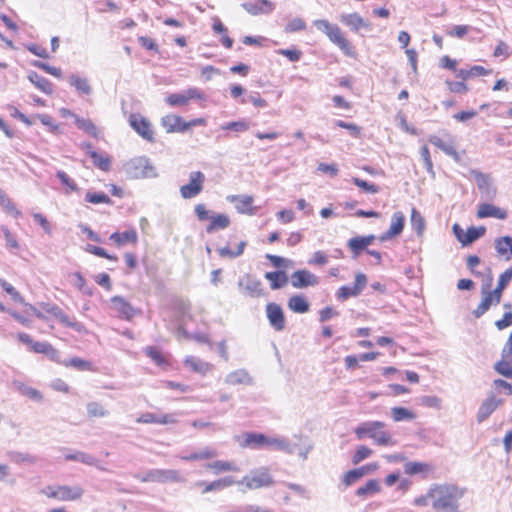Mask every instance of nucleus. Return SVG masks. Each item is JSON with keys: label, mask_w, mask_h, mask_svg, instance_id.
Here are the masks:
<instances>
[{"label": "nucleus", "mask_w": 512, "mask_h": 512, "mask_svg": "<svg viewBox=\"0 0 512 512\" xmlns=\"http://www.w3.org/2000/svg\"><path fill=\"white\" fill-rule=\"evenodd\" d=\"M465 489L451 483L433 484L429 488L430 504L436 512H459L458 501Z\"/></svg>", "instance_id": "obj_1"}, {"label": "nucleus", "mask_w": 512, "mask_h": 512, "mask_svg": "<svg viewBox=\"0 0 512 512\" xmlns=\"http://www.w3.org/2000/svg\"><path fill=\"white\" fill-rule=\"evenodd\" d=\"M314 25L316 28L323 31L329 40L335 44L346 57L352 59L357 58L358 53L355 46L346 37L338 25L331 24L329 21L324 19L314 21Z\"/></svg>", "instance_id": "obj_2"}, {"label": "nucleus", "mask_w": 512, "mask_h": 512, "mask_svg": "<svg viewBox=\"0 0 512 512\" xmlns=\"http://www.w3.org/2000/svg\"><path fill=\"white\" fill-rule=\"evenodd\" d=\"M386 425L382 421H368L358 425L354 433L357 439L362 440L370 438L378 446H391L395 444L389 431L385 429Z\"/></svg>", "instance_id": "obj_3"}, {"label": "nucleus", "mask_w": 512, "mask_h": 512, "mask_svg": "<svg viewBox=\"0 0 512 512\" xmlns=\"http://www.w3.org/2000/svg\"><path fill=\"white\" fill-rule=\"evenodd\" d=\"M161 126L165 129L166 133H184L195 126H206L207 121L205 118H194L185 121L177 114H167L161 118Z\"/></svg>", "instance_id": "obj_4"}, {"label": "nucleus", "mask_w": 512, "mask_h": 512, "mask_svg": "<svg viewBox=\"0 0 512 512\" xmlns=\"http://www.w3.org/2000/svg\"><path fill=\"white\" fill-rule=\"evenodd\" d=\"M42 492L49 499H55L61 502H73L82 499L84 489L79 485H58L47 486Z\"/></svg>", "instance_id": "obj_5"}, {"label": "nucleus", "mask_w": 512, "mask_h": 512, "mask_svg": "<svg viewBox=\"0 0 512 512\" xmlns=\"http://www.w3.org/2000/svg\"><path fill=\"white\" fill-rule=\"evenodd\" d=\"M274 480L270 471L266 467L252 470L248 475L244 476L241 484L249 490H256L273 485Z\"/></svg>", "instance_id": "obj_6"}, {"label": "nucleus", "mask_w": 512, "mask_h": 512, "mask_svg": "<svg viewBox=\"0 0 512 512\" xmlns=\"http://www.w3.org/2000/svg\"><path fill=\"white\" fill-rule=\"evenodd\" d=\"M189 180L188 184L180 187V194L184 199L194 198L202 192L205 176L201 171H195L190 174Z\"/></svg>", "instance_id": "obj_7"}, {"label": "nucleus", "mask_w": 512, "mask_h": 512, "mask_svg": "<svg viewBox=\"0 0 512 512\" xmlns=\"http://www.w3.org/2000/svg\"><path fill=\"white\" fill-rule=\"evenodd\" d=\"M240 445L244 448H264L278 445V441L274 438H269L262 433L247 432L242 435V442Z\"/></svg>", "instance_id": "obj_8"}, {"label": "nucleus", "mask_w": 512, "mask_h": 512, "mask_svg": "<svg viewBox=\"0 0 512 512\" xmlns=\"http://www.w3.org/2000/svg\"><path fill=\"white\" fill-rule=\"evenodd\" d=\"M130 126L148 142H154V131L150 121L140 114H131L129 116Z\"/></svg>", "instance_id": "obj_9"}, {"label": "nucleus", "mask_w": 512, "mask_h": 512, "mask_svg": "<svg viewBox=\"0 0 512 512\" xmlns=\"http://www.w3.org/2000/svg\"><path fill=\"white\" fill-rule=\"evenodd\" d=\"M111 309L121 319L131 320L139 310L135 309L130 302L122 296H114L110 299Z\"/></svg>", "instance_id": "obj_10"}, {"label": "nucleus", "mask_w": 512, "mask_h": 512, "mask_svg": "<svg viewBox=\"0 0 512 512\" xmlns=\"http://www.w3.org/2000/svg\"><path fill=\"white\" fill-rule=\"evenodd\" d=\"M367 285V277L363 273H357L353 286H341L337 291V298L345 301L351 297L358 296Z\"/></svg>", "instance_id": "obj_11"}, {"label": "nucleus", "mask_w": 512, "mask_h": 512, "mask_svg": "<svg viewBox=\"0 0 512 512\" xmlns=\"http://www.w3.org/2000/svg\"><path fill=\"white\" fill-rule=\"evenodd\" d=\"M192 99H202V93L196 88H189L184 93L169 94L165 101L171 107L186 106Z\"/></svg>", "instance_id": "obj_12"}, {"label": "nucleus", "mask_w": 512, "mask_h": 512, "mask_svg": "<svg viewBox=\"0 0 512 512\" xmlns=\"http://www.w3.org/2000/svg\"><path fill=\"white\" fill-rule=\"evenodd\" d=\"M266 316L270 325L276 331H282L285 328V316L279 304L274 302L268 303L266 305Z\"/></svg>", "instance_id": "obj_13"}, {"label": "nucleus", "mask_w": 512, "mask_h": 512, "mask_svg": "<svg viewBox=\"0 0 512 512\" xmlns=\"http://www.w3.org/2000/svg\"><path fill=\"white\" fill-rule=\"evenodd\" d=\"M476 216L478 219L495 218L505 220L508 217V211L492 203H481L478 205Z\"/></svg>", "instance_id": "obj_14"}, {"label": "nucleus", "mask_w": 512, "mask_h": 512, "mask_svg": "<svg viewBox=\"0 0 512 512\" xmlns=\"http://www.w3.org/2000/svg\"><path fill=\"white\" fill-rule=\"evenodd\" d=\"M318 283V277L305 269L297 270L291 275V285L296 289L316 286Z\"/></svg>", "instance_id": "obj_15"}, {"label": "nucleus", "mask_w": 512, "mask_h": 512, "mask_svg": "<svg viewBox=\"0 0 512 512\" xmlns=\"http://www.w3.org/2000/svg\"><path fill=\"white\" fill-rule=\"evenodd\" d=\"M482 294V300L473 312L474 316L477 318L486 313L492 305L499 304L502 298V294L495 289L491 291L483 290Z\"/></svg>", "instance_id": "obj_16"}, {"label": "nucleus", "mask_w": 512, "mask_h": 512, "mask_svg": "<svg viewBox=\"0 0 512 512\" xmlns=\"http://www.w3.org/2000/svg\"><path fill=\"white\" fill-rule=\"evenodd\" d=\"M228 201L234 204L236 210L241 214L254 215L256 208L254 207V198L251 195H232L228 197Z\"/></svg>", "instance_id": "obj_17"}, {"label": "nucleus", "mask_w": 512, "mask_h": 512, "mask_svg": "<svg viewBox=\"0 0 512 512\" xmlns=\"http://www.w3.org/2000/svg\"><path fill=\"white\" fill-rule=\"evenodd\" d=\"M429 142L442 150L445 154L452 157L455 161H460V154L457 152L454 141L451 137H449L447 140H444L440 136L431 135L429 137Z\"/></svg>", "instance_id": "obj_18"}, {"label": "nucleus", "mask_w": 512, "mask_h": 512, "mask_svg": "<svg viewBox=\"0 0 512 512\" xmlns=\"http://www.w3.org/2000/svg\"><path fill=\"white\" fill-rule=\"evenodd\" d=\"M242 6L246 12L253 16L269 14L275 8L274 3L270 0H255L253 2L244 3Z\"/></svg>", "instance_id": "obj_19"}, {"label": "nucleus", "mask_w": 512, "mask_h": 512, "mask_svg": "<svg viewBox=\"0 0 512 512\" xmlns=\"http://www.w3.org/2000/svg\"><path fill=\"white\" fill-rule=\"evenodd\" d=\"M239 285L243 293L250 297H260L264 295V288L261 281L250 275H247Z\"/></svg>", "instance_id": "obj_20"}, {"label": "nucleus", "mask_w": 512, "mask_h": 512, "mask_svg": "<svg viewBox=\"0 0 512 512\" xmlns=\"http://www.w3.org/2000/svg\"><path fill=\"white\" fill-rule=\"evenodd\" d=\"M405 216L402 212H395L391 219L389 229L380 237V240H388L400 235L404 229Z\"/></svg>", "instance_id": "obj_21"}, {"label": "nucleus", "mask_w": 512, "mask_h": 512, "mask_svg": "<svg viewBox=\"0 0 512 512\" xmlns=\"http://www.w3.org/2000/svg\"><path fill=\"white\" fill-rule=\"evenodd\" d=\"M377 467H378V465L376 463H373V464H368V465L362 466L357 469L349 470L344 474L342 482L345 485V487H349L352 484L356 483L359 479H361L368 472H372V471L376 470Z\"/></svg>", "instance_id": "obj_22"}, {"label": "nucleus", "mask_w": 512, "mask_h": 512, "mask_svg": "<svg viewBox=\"0 0 512 512\" xmlns=\"http://www.w3.org/2000/svg\"><path fill=\"white\" fill-rule=\"evenodd\" d=\"M454 231L459 242L463 245H468L480 238L485 233V228L481 227L480 229H477L475 227H470L464 232L458 227V225H454Z\"/></svg>", "instance_id": "obj_23"}, {"label": "nucleus", "mask_w": 512, "mask_h": 512, "mask_svg": "<svg viewBox=\"0 0 512 512\" xmlns=\"http://www.w3.org/2000/svg\"><path fill=\"white\" fill-rule=\"evenodd\" d=\"M375 240L374 235L356 236L348 240L347 246L352 254L357 257Z\"/></svg>", "instance_id": "obj_24"}, {"label": "nucleus", "mask_w": 512, "mask_h": 512, "mask_svg": "<svg viewBox=\"0 0 512 512\" xmlns=\"http://www.w3.org/2000/svg\"><path fill=\"white\" fill-rule=\"evenodd\" d=\"M43 310L48 315L57 319L60 323H62L66 327L78 329V324L76 322L71 321L69 316H67L59 306H57L55 304H46L43 307Z\"/></svg>", "instance_id": "obj_25"}, {"label": "nucleus", "mask_w": 512, "mask_h": 512, "mask_svg": "<svg viewBox=\"0 0 512 512\" xmlns=\"http://www.w3.org/2000/svg\"><path fill=\"white\" fill-rule=\"evenodd\" d=\"M109 239L117 247H121L127 243L136 244L138 241V235L135 229H130L122 233L114 232L110 235Z\"/></svg>", "instance_id": "obj_26"}, {"label": "nucleus", "mask_w": 512, "mask_h": 512, "mask_svg": "<svg viewBox=\"0 0 512 512\" xmlns=\"http://www.w3.org/2000/svg\"><path fill=\"white\" fill-rule=\"evenodd\" d=\"M340 21L355 32L359 31L361 28L370 27L369 24L366 23L364 19L356 12L342 14L340 16Z\"/></svg>", "instance_id": "obj_27"}, {"label": "nucleus", "mask_w": 512, "mask_h": 512, "mask_svg": "<svg viewBox=\"0 0 512 512\" xmlns=\"http://www.w3.org/2000/svg\"><path fill=\"white\" fill-rule=\"evenodd\" d=\"M138 423H144V424H170L175 423L176 420L171 414H164L161 416H157L154 413L147 412L141 414L137 418Z\"/></svg>", "instance_id": "obj_28"}, {"label": "nucleus", "mask_w": 512, "mask_h": 512, "mask_svg": "<svg viewBox=\"0 0 512 512\" xmlns=\"http://www.w3.org/2000/svg\"><path fill=\"white\" fill-rule=\"evenodd\" d=\"M495 251L498 256L510 260L512 258V237L502 236L497 238L495 240Z\"/></svg>", "instance_id": "obj_29"}, {"label": "nucleus", "mask_w": 512, "mask_h": 512, "mask_svg": "<svg viewBox=\"0 0 512 512\" xmlns=\"http://www.w3.org/2000/svg\"><path fill=\"white\" fill-rule=\"evenodd\" d=\"M500 404L501 400H497L494 396L483 401L477 414L478 422L486 420Z\"/></svg>", "instance_id": "obj_30"}, {"label": "nucleus", "mask_w": 512, "mask_h": 512, "mask_svg": "<svg viewBox=\"0 0 512 512\" xmlns=\"http://www.w3.org/2000/svg\"><path fill=\"white\" fill-rule=\"evenodd\" d=\"M288 308L299 314L307 313L310 309V304L307 298L303 295H293L288 299Z\"/></svg>", "instance_id": "obj_31"}, {"label": "nucleus", "mask_w": 512, "mask_h": 512, "mask_svg": "<svg viewBox=\"0 0 512 512\" xmlns=\"http://www.w3.org/2000/svg\"><path fill=\"white\" fill-rule=\"evenodd\" d=\"M264 276L265 279L269 281L272 290L283 288L288 283V277L285 271L266 272Z\"/></svg>", "instance_id": "obj_32"}, {"label": "nucleus", "mask_w": 512, "mask_h": 512, "mask_svg": "<svg viewBox=\"0 0 512 512\" xmlns=\"http://www.w3.org/2000/svg\"><path fill=\"white\" fill-rule=\"evenodd\" d=\"M230 218L226 214H217L210 217V223L206 227V232L211 234L219 230H224L230 225Z\"/></svg>", "instance_id": "obj_33"}, {"label": "nucleus", "mask_w": 512, "mask_h": 512, "mask_svg": "<svg viewBox=\"0 0 512 512\" xmlns=\"http://www.w3.org/2000/svg\"><path fill=\"white\" fill-rule=\"evenodd\" d=\"M207 469L212 471L213 474L218 475L224 472H238L239 467L232 461L217 460L207 464Z\"/></svg>", "instance_id": "obj_34"}, {"label": "nucleus", "mask_w": 512, "mask_h": 512, "mask_svg": "<svg viewBox=\"0 0 512 512\" xmlns=\"http://www.w3.org/2000/svg\"><path fill=\"white\" fill-rule=\"evenodd\" d=\"M31 351H33L34 353L44 354L48 356L52 361H55L57 363L60 362L58 350L55 349L48 342L35 341V343H33V348Z\"/></svg>", "instance_id": "obj_35"}, {"label": "nucleus", "mask_w": 512, "mask_h": 512, "mask_svg": "<svg viewBox=\"0 0 512 512\" xmlns=\"http://www.w3.org/2000/svg\"><path fill=\"white\" fill-rule=\"evenodd\" d=\"M28 79L41 92L47 95L52 94L53 84L47 78L37 74L36 72H30L28 75Z\"/></svg>", "instance_id": "obj_36"}, {"label": "nucleus", "mask_w": 512, "mask_h": 512, "mask_svg": "<svg viewBox=\"0 0 512 512\" xmlns=\"http://www.w3.org/2000/svg\"><path fill=\"white\" fill-rule=\"evenodd\" d=\"M69 83L80 93L83 95H89L92 91L89 80L85 77H81L79 75H71L69 77Z\"/></svg>", "instance_id": "obj_37"}, {"label": "nucleus", "mask_w": 512, "mask_h": 512, "mask_svg": "<svg viewBox=\"0 0 512 512\" xmlns=\"http://www.w3.org/2000/svg\"><path fill=\"white\" fill-rule=\"evenodd\" d=\"M234 484V480L231 477H224L217 480H214L210 483H200L199 485H203V493H208L212 491H219L226 487L232 486Z\"/></svg>", "instance_id": "obj_38"}, {"label": "nucleus", "mask_w": 512, "mask_h": 512, "mask_svg": "<svg viewBox=\"0 0 512 512\" xmlns=\"http://www.w3.org/2000/svg\"><path fill=\"white\" fill-rule=\"evenodd\" d=\"M381 491V487L379 481L376 479H370L366 482L365 485L357 488L356 495L361 498H366L367 496L377 494Z\"/></svg>", "instance_id": "obj_39"}, {"label": "nucleus", "mask_w": 512, "mask_h": 512, "mask_svg": "<svg viewBox=\"0 0 512 512\" xmlns=\"http://www.w3.org/2000/svg\"><path fill=\"white\" fill-rule=\"evenodd\" d=\"M212 28L216 34L222 35V38H221L222 45L225 48L230 49L233 45V40L227 35V28L225 27V25L222 23V21L218 17H215L213 19Z\"/></svg>", "instance_id": "obj_40"}, {"label": "nucleus", "mask_w": 512, "mask_h": 512, "mask_svg": "<svg viewBox=\"0 0 512 512\" xmlns=\"http://www.w3.org/2000/svg\"><path fill=\"white\" fill-rule=\"evenodd\" d=\"M89 156L93 164L102 171H109L111 169V159L108 155L98 153L96 151H90Z\"/></svg>", "instance_id": "obj_41"}, {"label": "nucleus", "mask_w": 512, "mask_h": 512, "mask_svg": "<svg viewBox=\"0 0 512 512\" xmlns=\"http://www.w3.org/2000/svg\"><path fill=\"white\" fill-rule=\"evenodd\" d=\"M405 473L408 475L426 474L433 470V466L423 462H408L404 466Z\"/></svg>", "instance_id": "obj_42"}, {"label": "nucleus", "mask_w": 512, "mask_h": 512, "mask_svg": "<svg viewBox=\"0 0 512 512\" xmlns=\"http://www.w3.org/2000/svg\"><path fill=\"white\" fill-rule=\"evenodd\" d=\"M0 206L5 210L6 213L18 217L21 215V212L18 210L14 202L11 198L6 194V192L0 188Z\"/></svg>", "instance_id": "obj_43"}, {"label": "nucleus", "mask_w": 512, "mask_h": 512, "mask_svg": "<svg viewBox=\"0 0 512 512\" xmlns=\"http://www.w3.org/2000/svg\"><path fill=\"white\" fill-rule=\"evenodd\" d=\"M217 456V451L212 448H205L201 451L191 453L187 456H183L182 459L184 461H198V460H208L215 458Z\"/></svg>", "instance_id": "obj_44"}, {"label": "nucleus", "mask_w": 512, "mask_h": 512, "mask_svg": "<svg viewBox=\"0 0 512 512\" xmlns=\"http://www.w3.org/2000/svg\"><path fill=\"white\" fill-rule=\"evenodd\" d=\"M184 364L194 372L198 373H206L208 370H210V365L207 362H203L194 356L186 357Z\"/></svg>", "instance_id": "obj_45"}, {"label": "nucleus", "mask_w": 512, "mask_h": 512, "mask_svg": "<svg viewBox=\"0 0 512 512\" xmlns=\"http://www.w3.org/2000/svg\"><path fill=\"white\" fill-rule=\"evenodd\" d=\"M247 242L242 240L238 243L235 250L230 249L228 246L218 249V254L223 258H236L244 253Z\"/></svg>", "instance_id": "obj_46"}, {"label": "nucleus", "mask_w": 512, "mask_h": 512, "mask_svg": "<svg viewBox=\"0 0 512 512\" xmlns=\"http://www.w3.org/2000/svg\"><path fill=\"white\" fill-rule=\"evenodd\" d=\"M74 122L77 127L87 134L96 137L98 135V130L95 124L90 119L80 118L79 116H74Z\"/></svg>", "instance_id": "obj_47"}, {"label": "nucleus", "mask_w": 512, "mask_h": 512, "mask_svg": "<svg viewBox=\"0 0 512 512\" xmlns=\"http://www.w3.org/2000/svg\"><path fill=\"white\" fill-rule=\"evenodd\" d=\"M145 354L158 366L168 365L167 358L163 355V353L154 346H148L145 348Z\"/></svg>", "instance_id": "obj_48"}, {"label": "nucleus", "mask_w": 512, "mask_h": 512, "mask_svg": "<svg viewBox=\"0 0 512 512\" xmlns=\"http://www.w3.org/2000/svg\"><path fill=\"white\" fill-rule=\"evenodd\" d=\"M177 473L175 471H166V470H156L154 472L149 473L144 481H158L164 482L168 479L176 478Z\"/></svg>", "instance_id": "obj_49"}, {"label": "nucleus", "mask_w": 512, "mask_h": 512, "mask_svg": "<svg viewBox=\"0 0 512 512\" xmlns=\"http://www.w3.org/2000/svg\"><path fill=\"white\" fill-rule=\"evenodd\" d=\"M391 415L395 422L414 420L416 418L415 413L404 407H393L391 409Z\"/></svg>", "instance_id": "obj_50"}, {"label": "nucleus", "mask_w": 512, "mask_h": 512, "mask_svg": "<svg viewBox=\"0 0 512 512\" xmlns=\"http://www.w3.org/2000/svg\"><path fill=\"white\" fill-rule=\"evenodd\" d=\"M66 367H73L81 371H92L93 366L89 361L83 360L79 357H73L63 362Z\"/></svg>", "instance_id": "obj_51"}, {"label": "nucleus", "mask_w": 512, "mask_h": 512, "mask_svg": "<svg viewBox=\"0 0 512 512\" xmlns=\"http://www.w3.org/2000/svg\"><path fill=\"white\" fill-rule=\"evenodd\" d=\"M64 459L67 461H79V462H82V463H85V464L91 465V466L95 465L97 462L95 457H93L89 454L83 453V452H77L74 454H66L64 456Z\"/></svg>", "instance_id": "obj_52"}, {"label": "nucleus", "mask_w": 512, "mask_h": 512, "mask_svg": "<svg viewBox=\"0 0 512 512\" xmlns=\"http://www.w3.org/2000/svg\"><path fill=\"white\" fill-rule=\"evenodd\" d=\"M351 181L353 182L354 185L363 190L365 193L376 194L379 192V187L377 185L369 183L366 180L360 179L358 177H352Z\"/></svg>", "instance_id": "obj_53"}, {"label": "nucleus", "mask_w": 512, "mask_h": 512, "mask_svg": "<svg viewBox=\"0 0 512 512\" xmlns=\"http://www.w3.org/2000/svg\"><path fill=\"white\" fill-rule=\"evenodd\" d=\"M470 174L480 190H488L490 186V178L487 174H484L478 170H471Z\"/></svg>", "instance_id": "obj_54"}, {"label": "nucleus", "mask_w": 512, "mask_h": 512, "mask_svg": "<svg viewBox=\"0 0 512 512\" xmlns=\"http://www.w3.org/2000/svg\"><path fill=\"white\" fill-rule=\"evenodd\" d=\"M85 250L90 254L105 258L110 261L116 262L118 260V257L116 255L107 253V251L104 248L99 247V246L87 245Z\"/></svg>", "instance_id": "obj_55"}, {"label": "nucleus", "mask_w": 512, "mask_h": 512, "mask_svg": "<svg viewBox=\"0 0 512 512\" xmlns=\"http://www.w3.org/2000/svg\"><path fill=\"white\" fill-rule=\"evenodd\" d=\"M372 453H373L372 449H370L368 446H365V445L358 446L352 456L353 464L360 463L361 461L370 457L372 455Z\"/></svg>", "instance_id": "obj_56"}, {"label": "nucleus", "mask_w": 512, "mask_h": 512, "mask_svg": "<svg viewBox=\"0 0 512 512\" xmlns=\"http://www.w3.org/2000/svg\"><path fill=\"white\" fill-rule=\"evenodd\" d=\"M85 200L91 204H101V203L111 204L112 203L109 196L103 192H101V193L88 192L85 195Z\"/></svg>", "instance_id": "obj_57"}, {"label": "nucleus", "mask_w": 512, "mask_h": 512, "mask_svg": "<svg viewBox=\"0 0 512 512\" xmlns=\"http://www.w3.org/2000/svg\"><path fill=\"white\" fill-rule=\"evenodd\" d=\"M411 225L417 233L421 234L425 228V221L419 211L415 208L411 211Z\"/></svg>", "instance_id": "obj_58"}, {"label": "nucleus", "mask_w": 512, "mask_h": 512, "mask_svg": "<svg viewBox=\"0 0 512 512\" xmlns=\"http://www.w3.org/2000/svg\"><path fill=\"white\" fill-rule=\"evenodd\" d=\"M0 286L16 302H22L23 298L18 290L5 279L0 278Z\"/></svg>", "instance_id": "obj_59"}, {"label": "nucleus", "mask_w": 512, "mask_h": 512, "mask_svg": "<svg viewBox=\"0 0 512 512\" xmlns=\"http://www.w3.org/2000/svg\"><path fill=\"white\" fill-rule=\"evenodd\" d=\"M57 177L62 183V185H64L67 188V192H74L78 190L77 184L72 178H70V176L66 172L58 171Z\"/></svg>", "instance_id": "obj_60"}, {"label": "nucleus", "mask_w": 512, "mask_h": 512, "mask_svg": "<svg viewBox=\"0 0 512 512\" xmlns=\"http://www.w3.org/2000/svg\"><path fill=\"white\" fill-rule=\"evenodd\" d=\"M512 279V266L506 269L498 279L497 286L495 288L496 291H498L500 294L503 293V290L506 288V286L509 284V282Z\"/></svg>", "instance_id": "obj_61"}, {"label": "nucleus", "mask_w": 512, "mask_h": 512, "mask_svg": "<svg viewBox=\"0 0 512 512\" xmlns=\"http://www.w3.org/2000/svg\"><path fill=\"white\" fill-rule=\"evenodd\" d=\"M222 129L227 131L245 132L249 129V124L244 120L233 121L223 125Z\"/></svg>", "instance_id": "obj_62"}, {"label": "nucleus", "mask_w": 512, "mask_h": 512, "mask_svg": "<svg viewBox=\"0 0 512 512\" xmlns=\"http://www.w3.org/2000/svg\"><path fill=\"white\" fill-rule=\"evenodd\" d=\"M87 413L89 417H103L106 415V411L103 406L97 402L88 403Z\"/></svg>", "instance_id": "obj_63"}, {"label": "nucleus", "mask_w": 512, "mask_h": 512, "mask_svg": "<svg viewBox=\"0 0 512 512\" xmlns=\"http://www.w3.org/2000/svg\"><path fill=\"white\" fill-rule=\"evenodd\" d=\"M306 28V23L301 18H295L291 20L285 27L286 33H294L297 31H302Z\"/></svg>", "instance_id": "obj_64"}]
</instances>
